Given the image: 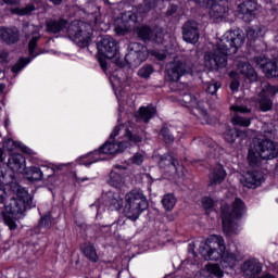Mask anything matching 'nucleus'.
<instances>
[{
	"mask_svg": "<svg viewBox=\"0 0 278 278\" xmlns=\"http://www.w3.org/2000/svg\"><path fill=\"white\" fill-rule=\"evenodd\" d=\"M225 177H227V172H225V168H223L220 165L215 166L208 176V186H219V184L225 181Z\"/></svg>",
	"mask_w": 278,
	"mask_h": 278,
	"instance_id": "obj_26",
	"label": "nucleus"
},
{
	"mask_svg": "<svg viewBox=\"0 0 278 278\" xmlns=\"http://www.w3.org/2000/svg\"><path fill=\"white\" fill-rule=\"evenodd\" d=\"M68 22L66 20H50L47 22V31L49 34H60L66 29Z\"/></svg>",
	"mask_w": 278,
	"mask_h": 278,
	"instance_id": "obj_28",
	"label": "nucleus"
},
{
	"mask_svg": "<svg viewBox=\"0 0 278 278\" xmlns=\"http://www.w3.org/2000/svg\"><path fill=\"white\" fill-rule=\"evenodd\" d=\"M254 62L258 68H262L266 77H278V59L270 61L265 56H256Z\"/></svg>",
	"mask_w": 278,
	"mask_h": 278,
	"instance_id": "obj_18",
	"label": "nucleus"
},
{
	"mask_svg": "<svg viewBox=\"0 0 278 278\" xmlns=\"http://www.w3.org/2000/svg\"><path fill=\"white\" fill-rule=\"evenodd\" d=\"M125 136H126V138H127L130 142H135V143L142 142V137L137 136V135H131V132H129V130H126Z\"/></svg>",
	"mask_w": 278,
	"mask_h": 278,
	"instance_id": "obj_52",
	"label": "nucleus"
},
{
	"mask_svg": "<svg viewBox=\"0 0 278 278\" xmlns=\"http://www.w3.org/2000/svg\"><path fill=\"white\" fill-rule=\"evenodd\" d=\"M149 58V50L142 43L132 42L128 46L125 60L132 68H138Z\"/></svg>",
	"mask_w": 278,
	"mask_h": 278,
	"instance_id": "obj_11",
	"label": "nucleus"
},
{
	"mask_svg": "<svg viewBox=\"0 0 278 278\" xmlns=\"http://www.w3.org/2000/svg\"><path fill=\"white\" fill-rule=\"evenodd\" d=\"M3 179V172H0V204L5 203L7 199L10 200L9 204L4 205L2 216L9 229L14 231V229H16L14 218H21V216L25 214V211L34 207V198H31L29 192L17 182H11L9 185L10 192L8 193Z\"/></svg>",
	"mask_w": 278,
	"mask_h": 278,
	"instance_id": "obj_1",
	"label": "nucleus"
},
{
	"mask_svg": "<svg viewBox=\"0 0 278 278\" xmlns=\"http://www.w3.org/2000/svg\"><path fill=\"white\" fill-rule=\"evenodd\" d=\"M244 45V34L240 30H228L217 41L213 50L204 55V66L208 71H220L227 66V58L238 53Z\"/></svg>",
	"mask_w": 278,
	"mask_h": 278,
	"instance_id": "obj_2",
	"label": "nucleus"
},
{
	"mask_svg": "<svg viewBox=\"0 0 278 278\" xmlns=\"http://www.w3.org/2000/svg\"><path fill=\"white\" fill-rule=\"evenodd\" d=\"M99 64L104 73L108 71V62L103 58H99Z\"/></svg>",
	"mask_w": 278,
	"mask_h": 278,
	"instance_id": "obj_55",
	"label": "nucleus"
},
{
	"mask_svg": "<svg viewBox=\"0 0 278 278\" xmlns=\"http://www.w3.org/2000/svg\"><path fill=\"white\" fill-rule=\"evenodd\" d=\"M277 92L278 87L269 85L268 83L263 84V89L256 99V103L262 112H269V110H273V100L270 97H275Z\"/></svg>",
	"mask_w": 278,
	"mask_h": 278,
	"instance_id": "obj_13",
	"label": "nucleus"
},
{
	"mask_svg": "<svg viewBox=\"0 0 278 278\" xmlns=\"http://www.w3.org/2000/svg\"><path fill=\"white\" fill-rule=\"evenodd\" d=\"M198 251L206 262H218L225 255L227 245H225V239L222 236L212 235L200 242Z\"/></svg>",
	"mask_w": 278,
	"mask_h": 278,
	"instance_id": "obj_4",
	"label": "nucleus"
},
{
	"mask_svg": "<svg viewBox=\"0 0 278 278\" xmlns=\"http://www.w3.org/2000/svg\"><path fill=\"white\" fill-rule=\"evenodd\" d=\"M109 184L113 188H121V186H123V184H125V179L123 178V176L121 174H118V172L112 170L110 173Z\"/></svg>",
	"mask_w": 278,
	"mask_h": 278,
	"instance_id": "obj_35",
	"label": "nucleus"
},
{
	"mask_svg": "<svg viewBox=\"0 0 278 278\" xmlns=\"http://www.w3.org/2000/svg\"><path fill=\"white\" fill-rule=\"evenodd\" d=\"M194 3H205V0H193Z\"/></svg>",
	"mask_w": 278,
	"mask_h": 278,
	"instance_id": "obj_64",
	"label": "nucleus"
},
{
	"mask_svg": "<svg viewBox=\"0 0 278 278\" xmlns=\"http://www.w3.org/2000/svg\"><path fill=\"white\" fill-rule=\"evenodd\" d=\"M138 23V15L136 13L128 11L122 15V18H117L115 22V34L119 36H125L127 31L136 28Z\"/></svg>",
	"mask_w": 278,
	"mask_h": 278,
	"instance_id": "obj_14",
	"label": "nucleus"
},
{
	"mask_svg": "<svg viewBox=\"0 0 278 278\" xmlns=\"http://www.w3.org/2000/svg\"><path fill=\"white\" fill-rule=\"evenodd\" d=\"M63 166H64V164L56 165V166H55V169H56V170H62V167H63Z\"/></svg>",
	"mask_w": 278,
	"mask_h": 278,
	"instance_id": "obj_63",
	"label": "nucleus"
},
{
	"mask_svg": "<svg viewBox=\"0 0 278 278\" xmlns=\"http://www.w3.org/2000/svg\"><path fill=\"white\" fill-rule=\"evenodd\" d=\"M0 38L3 42H7V45H14V42H18V30L0 28Z\"/></svg>",
	"mask_w": 278,
	"mask_h": 278,
	"instance_id": "obj_27",
	"label": "nucleus"
},
{
	"mask_svg": "<svg viewBox=\"0 0 278 278\" xmlns=\"http://www.w3.org/2000/svg\"><path fill=\"white\" fill-rule=\"evenodd\" d=\"M231 112H236L237 114H251L252 108L247 105L233 104L230 106Z\"/></svg>",
	"mask_w": 278,
	"mask_h": 278,
	"instance_id": "obj_44",
	"label": "nucleus"
},
{
	"mask_svg": "<svg viewBox=\"0 0 278 278\" xmlns=\"http://www.w3.org/2000/svg\"><path fill=\"white\" fill-rule=\"evenodd\" d=\"M261 5L253 0H247L239 4L238 12L242 15V18L245 21V23H251L253 18H255V15L261 10Z\"/></svg>",
	"mask_w": 278,
	"mask_h": 278,
	"instance_id": "obj_17",
	"label": "nucleus"
},
{
	"mask_svg": "<svg viewBox=\"0 0 278 278\" xmlns=\"http://www.w3.org/2000/svg\"><path fill=\"white\" fill-rule=\"evenodd\" d=\"M151 55H153L154 58H156V60H165L166 59V54L164 52L157 51V50H152Z\"/></svg>",
	"mask_w": 278,
	"mask_h": 278,
	"instance_id": "obj_53",
	"label": "nucleus"
},
{
	"mask_svg": "<svg viewBox=\"0 0 278 278\" xmlns=\"http://www.w3.org/2000/svg\"><path fill=\"white\" fill-rule=\"evenodd\" d=\"M13 14H17L18 16H29L31 12H36V7L34 4H28L24 8H15L12 9Z\"/></svg>",
	"mask_w": 278,
	"mask_h": 278,
	"instance_id": "obj_37",
	"label": "nucleus"
},
{
	"mask_svg": "<svg viewBox=\"0 0 278 278\" xmlns=\"http://www.w3.org/2000/svg\"><path fill=\"white\" fill-rule=\"evenodd\" d=\"M240 88V83L238 80H232L230 84V89L232 92H237V90Z\"/></svg>",
	"mask_w": 278,
	"mask_h": 278,
	"instance_id": "obj_54",
	"label": "nucleus"
},
{
	"mask_svg": "<svg viewBox=\"0 0 278 278\" xmlns=\"http://www.w3.org/2000/svg\"><path fill=\"white\" fill-rule=\"evenodd\" d=\"M237 138H238V135L236 134V130L231 129V127H226V131L224 132V140H226V142H229L231 144L236 142Z\"/></svg>",
	"mask_w": 278,
	"mask_h": 278,
	"instance_id": "obj_43",
	"label": "nucleus"
},
{
	"mask_svg": "<svg viewBox=\"0 0 278 278\" xmlns=\"http://www.w3.org/2000/svg\"><path fill=\"white\" fill-rule=\"evenodd\" d=\"M161 136L165 140L166 144H173V142H175V137L170 135V130L166 127L161 129Z\"/></svg>",
	"mask_w": 278,
	"mask_h": 278,
	"instance_id": "obj_46",
	"label": "nucleus"
},
{
	"mask_svg": "<svg viewBox=\"0 0 278 278\" xmlns=\"http://www.w3.org/2000/svg\"><path fill=\"white\" fill-rule=\"evenodd\" d=\"M264 264L257 258H249L241 265V271L244 277L249 278H261ZM278 277V266L274 269L267 271L263 278H277Z\"/></svg>",
	"mask_w": 278,
	"mask_h": 278,
	"instance_id": "obj_10",
	"label": "nucleus"
},
{
	"mask_svg": "<svg viewBox=\"0 0 278 278\" xmlns=\"http://www.w3.org/2000/svg\"><path fill=\"white\" fill-rule=\"evenodd\" d=\"M205 268L210 275H214V277H223V269H220V266H218V264L207 263L205 265Z\"/></svg>",
	"mask_w": 278,
	"mask_h": 278,
	"instance_id": "obj_38",
	"label": "nucleus"
},
{
	"mask_svg": "<svg viewBox=\"0 0 278 278\" xmlns=\"http://www.w3.org/2000/svg\"><path fill=\"white\" fill-rule=\"evenodd\" d=\"M220 86L222 85L218 81H211V83H205L203 88L208 94H216Z\"/></svg>",
	"mask_w": 278,
	"mask_h": 278,
	"instance_id": "obj_40",
	"label": "nucleus"
},
{
	"mask_svg": "<svg viewBox=\"0 0 278 278\" xmlns=\"http://www.w3.org/2000/svg\"><path fill=\"white\" fill-rule=\"evenodd\" d=\"M199 24L194 21H188L182 26V38L189 45H197L199 42Z\"/></svg>",
	"mask_w": 278,
	"mask_h": 278,
	"instance_id": "obj_19",
	"label": "nucleus"
},
{
	"mask_svg": "<svg viewBox=\"0 0 278 278\" xmlns=\"http://www.w3.org/2000/svg\"><path fill=\"white\" fill-rule=\"evenodd\" d=\"M54 5H60L62 3V0H50Z\"/></svg>",
	"mask_w": 278,
	"mask_h": 278,
	"instance_id": "obj_59",
	"label": "nucleus"
},
{
	"mask_svg": "<svg viewBox=\"0 0 278 278\" xmlns=\"http://www.w3.org/2000/svg\"><path fill=\"white\" fill-rule=\"evenodd\" d=\"M236 264H238V255L225 250L222 256V266L224 268H233Z\"/></svg>",
	"mask_w": 278,
	"mask_h": 278,
	"instance_id": "obj_32",
	"label": "nucleus"
},
{
	"mask_svg": "<svg viewBox=\"0 0 278 278\" xmlns=\"http://www.w3.org/2000/svg\"><path fill=\"white\" fill-rule=\"evenodd\" d=\"M253 118L251 117H243L240 115H235L231 118L232 125H238L239 127H250Z\"/></svg>",
	"mask_w": 278,
	"mask_h": 278,
	"instance_id": "obj_36",
	"label": "nucleus"
},
{
	"mask_svg": "<svg viewBox=\"0 0 278 278\" xmlns=\"http://www.w3.org/2000/svg\"><path fill=\"white\" fill-rule=\"evenodd\" d=\"M4 149L8 151H14V149H21V151H26L25 147L21 144V142H16L12 139H7L3 143Z\"/></svg>",
	"mask_w": 278,
	"mask_h": 278,
	"instance_id": "obj_39",
	"label": "nucleus"
},
{
	"mask_svg": "<svg viewBox=\"0 0 278 278\" xmlns=\"http://www.w3.org/2000/svg\"><path fill=\"white\" fill-rule=\"evenodd\" d=\"M229 76L231 77V79H235V80L238 79V73L236 72H230Z\"/></svg>",
	"mask_w": 278,
	"mask_h": 278,
	"instance_id": "obj_57",
	"label": "nucleus"
},
{
	"mask_svg": "<svg viewBox=\"0 0 278 278\" xmlns=\"http://www.w3.org/2000/svg\"><path fill=\"white\" fill-rule=\"evenodd\" d=\"M174 12H177V7H172V10L168 11V14H174Z\"/></svg>",
	"mask_w": 278,
	"mask_h": 278,
	"instance_id": "obj_60",
	"label": "nucleus"
},
{
	"mask_svg": "<svg viewBox=\"0 0 278 278\" xmlns=\"http://www.w3.org/2000/svg\"><path fill=\"white\" fill-rule=\"evenodd\" d=\"M98 51L100 55H103V58H108L109 60L116 58V55H118V46L116 40L111 36H105L98 43Z\"/></svg>",
	"mask_w": 278,
	"mask_h": 278,
	"instance_id": "obj_16",
	"label": "nucleus"
},
{
	"mask_svg": "<svg viewBox=\"0 0 278 278\" xmlns=\"http://www.w3.org/2000/svg\"><path fill=\"white\" fill-rule=\"evenodd\" d=\"M177 204V198H175V194L167 193L162 199V205L166 212H170L175 208V205Z\"/></svg>",
	"mask_w": 278,
	"mask_h": 278,
	"instance_id": "obj_34",
	"label": "nucleus"
},
{
	"mask_svg": "<svg viewBox=\"0 0 278 278\" xmlns=\"http://www.w3.org/2000/svg\"><path fill=\"white\" fill-rule=\"evenodd\" d=\"M43 169H40L37 166L26 167L24 170V175H27L28 179H31V181H41L42 177H45V173L47 177H53L55 169L49 168L47 166L42 167Z\"/></svg>",
	"mask_w": 278,
	"mask_h": 278,
	"instance_id": "obj_22",
	"label": "nucleus"
},
{
	"mask_svg": "<svg viewBox=\"0 0 278 278\" xmlns=\"http://www.w3.org/2000/svg\"><path fill=\"white\" fill-rule=\"evenodd\" d=\"M238 71L241 73V75H244V77L251 81H255V79H257V73L255 72V68H253V66L247 62L239 63Z\"/></svg>",
	"mask_w": 278,
	"mask_h": 278,
	"instance_id": "obj_31",
	"label": "nucleus"
},
{
	"mask_svg": "<svg viewBox=\"0 0 278 278\" xmlns=\"http://www.w3.org/2000/svg\"><path fill=\"white\" fill-rule=\"evenodd\" d=\"M136 31L141 40H150L151 42H156L157 45L162 42V35H157V31L151 29L149 26H141L137 28Z\"/></svg>",
	"mask_w": 278,
	"mask_h": 278,
	"instance_id": "obj_24",
	"label": "nucleus"
},
{
	"mask_svg": "<svg viewBox=\"0 0 278 278\" xmlns=\"http://www.w3.org/2000/svg\"><path fill=\"white\" fill-rule=\"evenodd\" d=\"M155 116V109L153 106H141L136 114V118L142 123H149Z\"/></svg>",
	"mask_w": 278,
	"mask_h": 278,
	"instance_id": "obj_30",
	"label": "nucleus"
},
{
	"mask_svg": "<svg viewBox=\"0 0 278 278\" xmlns=\"http://www.w3.org/2000/svg\"><path fill=\"white\" fill-rule=\"evenodd\" d=\"M177 160L173 159L170 155H167L165 159H161L159 166L160 168H166V166H168V168H172V170L177 173L178 177H184V174L179 173V170H184V167L177 166Z\"/></svg>",
	"mask_w": 278,
	"mask_h": 278,
	"instance_id": "obj_29",
	"label": "nucleus"
},
{
	"mask_svg": "<svg viewBox=\"0 0 278 278\" xmlns=\"http://www.w3.org/2000/svg\"><path fill=\"white\" fill-rule=\"evenodd\" d=\"M8 166L9 168H11V170H13V173H25L26 168L25 167V156H23V154H12L9 157L8 161Z\"/></svg>",
	"mask_w": 278,
	"mask_h": 278,
	"instance_id": "obj_25",
	"label": "nucleus"
},
{
	"mask_svg": "<svg viewBox=\"0 0 278 278\" xmlns=\"http://www.w3.org/2000/svg\"><path fill=\"white\" fill-rule=\"evenodd\" d=\"M157 5V0H144L143 4V14H147V12H150V10H153Z\"/></svg>",
	"mask_w": 278,
	"mask_h": 278,
	"instance_id": "obj_50",
	"label": "nucleus"
},
{
	"mask_svg": "<svg viewBox=\"0 0 278 278\" xmlns=\"http://www.w3.org/2000/svg\"><path fill=\"white\" fill-rule=\"evenodd\" d=\"M24 33L28 34V36H31V39L28 43V51H29V58L27 59H20L15 66L12 67L13 73H21L34 58L40 55L39 53L34 54V51H36V45L40 40V26H36L33 24H27L24 26Z\"/></svg>",
	"mask_w": 278,
	"mask_h": 278,
	"instance_id": "obj_9",
	"label": "nucleus"
},
{
	"mask_svg": "<svg viewBox=\"0 0 278 278\" xmlns=\"http://www.w3.org/2000/svg\"><path fill=\"white\" fill-rule=\"evenodd\" d=\"M277 155V143L269 139H263L249 150L248 160L251 166H260L262 160H275Z\"/></svg>",
	"mask_w": 278,
	"mask_h": 278,
	"instance_id": "obj_6",
	"label": "nucleus"
},
{
	"mask_svg": "<svg viewBox=\"0 0 278 278\" xmlns=\"http://www.w3.org/2000/svg\"><path fill=\"white\" fill-rule=\"evenodd\" d=\"M147 207L149 202L142 191L135 189L125 195L124 214L129 220H138Z\"/></svg>",
	"mask_w": 278,
	"mask_h": 278,
	"instance_id": "obj_7",
	"label": "nucleus"
},
{
	"mask_svg": "<svg viewBox=\"0 0 278 278\" xmlns=\"http://www.w3.org/2000/svg\"><path fill=\"white\" fill-rule=\"evenodd\" d=\"M81 251L87 260L90 262H99V255H97V250L92 243H87L81 248Z\"/></svg>",
	"mask_w": 278,
	"mask_h": 278,
	"instance_id": "obj_33",
	"label": "nucleus"
},
{
	"mask_svg": "<svg viewBox=\"0 0 278 278\" xmlns=\"http://www.w3.org/2000/svg\"><path fill=\"white\" fill-rule=\"evenodd\" d=\"M39 226L43 229H49V227H51V216L45 215L41 218Z\"/></svg>",
	"mask_w": 278,
	"mask_h": 278,
	"instance_id": "obj_51",
	"label": "nucleus"
},
{
	"mask_svg": "<svg viewBox=\"0 0 278 278\" xmlns=\"http://www.w3.org/2000/svg\"><path fill=\"white\" fill-rule=\"evenodd\" d=\"M2 1L8 5H16V3H18V0H2Z\"/></svg>",
	"mask_w": 278,
	"mask_h": 278,
	"instance_id": "obj_56",
	"label": "nucleus"
},
{
	"mask_svg": "<svg viewBox=\"0 0 278 278\" xmlns=\"http://www.w3.org/2000/svg\"><path fill=\"white\" fill-rule=\"evenodd\" d=\"M202 207L205 210V212H211V210H214V200L212 198H203L202 199Z\"/></svg>",
	"mask_w": 278,
	"mask_h": 278,
	"instance_id": "obj_49",
	"label": "nucleus"
},
{
	"mask_svg": "<svg viewBox=\"0 0 278 278\" xmlns=\"http://www.w3.org/2000/svg\"><path fill=\"white\" fill-rule=\"evenodd\" d=\"M67 36L78 47H88L92 40V26L83 21H74L67 27Z\"/></svg>",
	"mask_w": 278,
	"mask_h": 278,
	"instance_id": "obj_8",
	"label": "nucleus"
},
{
	"mask_svg": "<svg viewBox=\"0 0 278 278\" xmlns=\"http://www.w3.org/2000/svg\"><path fill=\"white\" fill-rule=\"evenodd\" d=\"M102 201L111 212L123 210V197L118 192L109 191L102 197Z\"/></svg>",
	"mask_w": 278,
	"mask_h": 278,
	"instance_id": "obj_23",
	"label": "nucleus"
},
{
	"mask_svg": "<svg viewBox=\"0 0 278 278\" xmlns=\"http://www.w3.org/2000/svg\"><path fill=\"white\" fill-rule=\"evenodd\" d=\"M182 266H188L191 270H195L199 266V263L197 262V254L192 252L191 255L182 262Z\"/></svg>",
	"mask_w": 278,
	"mask_h": 278,
	"instance_id": "obj_41",
	"label": "nucleus"
},
{
	"mask_svg": "<svg viewBox=\"0 0 278 278\" xmlns=\"http://www.w3.org/2000/svg\"><path fill=\"white\" fill-rule=\"evenodd\" d=\"M76 181H77L78 184H81V181H88V178H81V179L76 178Z\"/></svg>",
	"mask_w": 278,
	"mask_h": 278,
	"instance_id": "obj_62",
	"label": "nucleus"
},
{
	"mask_svg": "<svg viewBox=\"0 0 278 278\" xmlns=\"http://www.w3.org/2000/svg\"><path fill=\"white\" fill-rule=\"evenodd\" d=\"M262 28L260 27L249 28L247 31L248 40H257V38H262Z\"/></svg>",
	"mask_w": 278,
	"mask_h": 278,
	"instance_id": "obj_42",
	"label": "nucleus"
},
{
	"mask_svg": "<svg viewBox=\"0 0 278 278\" xmlns=\"http://www.w3.org/2000/svg\"><path fill=\"white\" fill-rule=\"evenodd\" d=\"M90 207L92 210H96L97 218H101L102 213L105 212V204H103V202H101V200H98L94 204H91Z\"/></svg>",
	"mask_w": 278,
	"mask_h": 278,
	"instance_id": "obj_47",
	"label": "nucleus"
},
{
	"mask_svg": "<svg viewBox=\"0 0 278 278\" xmlns=\"http://www.w3.org/2000/svg\"><path fill=\"white\" fill-rule=\"evenodd\" d=\"M182 101L186 103L187 108H194V110L200 112V123H202V125L210 124V115H207V111L203 109V102H199L197 97H193L192 94H185L182 97Z\"/></svg>",
	"mask_w": 278,
	"mask_h": 278,
	"instance_id": "obj_20",
	"label": "nucleus"
},
{
	"mask_svg": "<svg viewBox=\"0 0 278 278\" xmlns=\"http://www.w3.org/2000/svg\"><path fill=\"white\" fill-rule=\"evenodd\" d=\"M121 129H125V126H116L112 134L110 135L109 140L102 144L98 150L90 152L84 157L81 164L84 166H90L97 164V162H103L108 160V155H116V153H123L130 143L128 141H116V136Z\"/></svg>",
	"mask_w": 278,
	"mask_h": 278,
	"instance_id": "obj_3",
	"label": "nucleus"
},
{
	"mask_svg": "<svg viewBox=\"0 0 278 278\" xmlns=\"http://www.w3.org/2000/svg\"><path fill=\"white\" fill-rule=\"evenodd\" d=\"M131 164H136V166H140L142 162H144V152H137L130 157Z\"/></svg>",
	"mask_w": 278,
	"mask_h": 278,
	"instance_id": "obj_48",
	"label": "nucleus"
},
{
	"mask_svg": "<svg viewBox=\"0 0 278 278\" xmlns=\"http://www.w3.org/2000/svg\"><path fill=\"white\" fill-rule=\"evenodd\" d=\"M244 212H247V206L240 198H236L231 206L227 204L222 206V220L225 233H237L236 228L238 227V224L235 220L241 218V216L244 215Z\"/></svg>",
	"mask_w": 278,
	"mask_h": 278,
	"instance_id": "obj_5",
	"label": "nucleus"
},
{
	"mask_svg": "<svg viewBox=\"0 0 278 278\" xmlns=\"http://www.w3.org/2000/svg\"><path fill=\"white\" fill-rule=\"evenodd\" d=\"M5 90V84H0V94Z\"/></svg>",
	"mask_w": 278,
	"mask_h": 278,
	"instance_id": "obj_61",
	"label": "nucleus"
},
{
	"mask_svg": "<svg viewBox=\"0 0 278 278\" xmlns=\"http://www.w3.org/2000/svg\"><path fill=\"white\" fill-rule=\"evenodd\" d=\"M264 182V175L260 172H248L240 178L244 188H258Z\"/></svg>",
	"mask_w": 278,
	"mask_h": 278,
	"instance_id": "obj_21",
	"label": "nucleus"
},
{
	"mask_svg": "<svg viewBox=\"0 0 278 278\" xmlns=\"http://www.w3.org/2000/svg\"><path fill=\"white\" fill-rule=\"evenodd\" d=\"M139 77H142L143 79H149L151 75H153V66L151 65H144L138 71Z\"/></svg>",
	"mask_w": 278,
	"mask_h": 278,
	"instance_id": "obj_45",
	"label": "nucleus"
},
{
	"mask_svg": "<svg viewBox=\"0 0 278 278\" xmlns=\"http://www.w3.org/2000/svg\"><path fill=\"white\" fill-rule=\"evenodd\" d=\"M191 68L181 59H175L174 62H172L167 67V79L169 81H179L186 73H191Z\"/></svg>",
	"mask_w": 278,
	"mask_h": 278,
	"instance_id": "obj_15",
	"label": "nucleus"
},
{
	"mask_svg": "<svg viewBox=\"0 0 278 278\" xmlns=\"http://www.w3.org/2000/svg\"><path fill=\"white\" fill-rule=\"evenodd\" d=\"M5 160V156H3V149H0V162H3Z\"/></svg>",
	"mask_w": 278,
	"mask_h": 278,
	"instance_id": "obj_58",
	"label": "nucleus"
},
{
	"mask_svg": "<svg viewBox=\"0 0 278 278\" xmlns=\"http://www.w3.org/2000/svg\"><path fill=\"white\" fill-rule=\"evenodd\" d=\"M202 8H208V16L213 21H223L229 14V1L227 0H204V3H198Z\"/></svg>",
	"mask_w": 278,
	"mask_h": 278,
	"instance_id": "obj_12",
	"label": "nucleus"
}]
</instances>
